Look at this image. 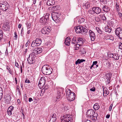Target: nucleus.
Returning <instances> with one entry per match:
<instances>
[{
  "mask_svg": "<svg viewBox=\"0 0 122 122\" xmlns=\"http://www.w3.org/2000/svg\"><path fill=\"white\" fill-rule=\"evenodd\" d=\"M51 118L50 120H53L56 121V116L55 114L54 113L51 115Z\"/></svg>",
  "mask_w": 122,
  "mask_h": 122,
  "instance_id": "cd10ccee",
  "label": "nucleus"
},
{
  "mask_svg": "<svg viewBox=\"0 0 122 122\" xmlns=\"http://www.w3.org/2000/svg\"><path fill=\"white\" fill-rule=\"evenodd\" d=\"M15 64L16 66L18 68H19V65L18 63L16 61H15Z\"/></svg>",
  "mask_w": 122,
  "mask_h": 122,
  "instance_id": "4d7b16f0",
  "label": "nucleus"
},
{
  "mask_svg": "<svg viewBox=\"0 0 122 122\" xmlns=\"http://www.w3.org/2000/svg\"><path fill=\"white\" fill-rule=\"evenodd\" d=\"M68 100L70 101H73L75 98V94L74 93H71V94L69 95V96L67 97Z\"/></svg>",
  "mask_w": 122,
  "mask_h": 122,
  "instance_id": "f8f14e48",
  "label": "nucleus"
},
{
  "mask_svg": "<svg viewBox=\"0 0 122 122\" xmlns=\"http://www.w3.org/2000/svg\"><path fill=\"white\" fill-rule=\"evenodd\" d=\"M92 67H93L94 68H95V66L93 64L90 67V69H92Z\"/></svg>",
  "mask_w": 122,
  "mask_h": 122,
  "instance_id": "69168bd1",
  "label": "nucleus"
},
{
  "mask_svg": "<svg viewBox=\"0 0 122 122\" xmlns=\"http://www.w3.org/2000/svg\"><path fill=\"white\" fill-rule=\"evenodd\" d=\"M89 35L92 41H94L95 39V35L94 32L91 30H90L89 32Z\"/></svg>",
  "mask_w": 122,
  "mask_h": 122,
  "instance_id": "9b49d317",
  "label": "nucleus"
},
{
  "mask_svg": "<svg viewBox=\"0 0 122 122\" xmlns=\"http://www.w3.org/2000/svg\"><path fill=\"white\" fill-rule=\"evenodd\" d=\"M112 29V28L111 27L107 25V26L105 27V31L107 33H109L111 32Z\"/></svg>",
  "mask_w": 122,
  "mask_h": 122,
  "instance_id": "a211bd4d",
  "label": "nucleus"
},
{
  "mask_svg": "<svg viewBox=\"0 0 122 122\" xmlns=\"http://www.w3.org/2000/svg\"><path fill=\"white\" fill-rule=\"evenodd\" d=\"M96 29L98 31V32L100 34H102V30L98 27H96Z\"/></svg>",
  "mask_w": 122,
  "mask_h": 122,
  "instance_id": "e433bc0d",
  "label": "nucleus"
},
{
  "mask_svg": "<svg viewBox=\"0 0 122 122\" xmlns=\"http://www.w3.org/2000/svg\"><path fill=\"white\" fill-rule=\"evenodd\" d=\"M51 30V27L49 26H46L43 28L41 30L42 33L44 34H48Z\"/></svg>",
  "mask_w": 122,
  "mask_h": 122,
  "instance_id": "6e6552de",
  "label": "nucleus"
},
{
  "mask_svg": "<svg viewBox=\"0 0 122 122\" xmlns=\"http://www.w3.org/2000/svg\"><path fill=\"white\" fill-rule=\"evenodd\" d=\"M57 93L56 97V101H59L63 95V89L62 88H57Z\"/></svg>",
  "mask_w": 122,
  "mask_h": 122,
  "instance_id": "423d86ee",
  "label": "nucleus"
},
{
  "mask_svg": "<svg viewBox=\"0 0 122 122\" xmlns=\"http://www.w3.org/2000/svg\"><path fill=\"white\" fill-rule=\"evenodd\" d=\"M106 64L109 67L111 65L109 61L107 62Z\"/></svg>",
  "mask_w": 122,
  "mask_h": 122,
  "instance_id": "774afa93",
  "label": "nucleus"
},
{
  "mask_svg": "<svg viewBox=\"0 0 122 122\" xmlns=\"http://www.w3.org/2000/svg\"><path fill=\"white\" fill-rule=\"evenodd\" d=\"M3 29L5 31H7L9 30V27L8 23H5L3 25Z\"/></svg>",
  "mask_w": 122,
  "mask_h": 122,
  "instance_id": "f3484780",
  "label": "nucleus"
},
{
  "mask_svg": "<svg viewBox=\"0 0 122 122\" xmlns=\"http://www.w3.org/2000/svg\"><path fill=\"white\" fill-rule=\"evenodd\" d=\"M59 7V5H57L50 7L49 8L50 10H57Z\"/></svg>",
  "mask_w": 122,
  "mask_h": 122,
  "instance_id": "393cba45",
  "label": "nucleus"
},
{
  "mask_svg": "<svg viewBox=\"0 0 122 122\" xmlns=\"http://www.w3.org/2000/svg\"><path fill=\"white\" fill-rule=\"evenodd\" d=\"M14 107L12 106H10L8 108V110L9 111H12V110H13L14 109Z\"/></svg>",
  "mask_w": 122,
  "mask_h": 122,
  "instance_id": "79ce46f5",
  "label": "nucleus"
},
{
  "mask_svg": "<svg viewBox=\"0 0 122 122\" xmlns=\"http://www.w3.org/2000/svg\"><path fill=\"white\" fill-rule=\"evenodd\" d=\"M7 112L8 115L10 116L12 114V111H9L8 110Z\"/></svg>",
  "mask_w": 122,
  "mask_h": 122,
  "instance_id": "6e6d98bb",
  "label": "nucleus"
},
{
  "mask_svg": "<svg viewBox=\"0 0 122 122\" xmlns=\"http://www.w3.org/2000/svg\"><path fill=\"white\" fill-rule=\"evenodd\" d=\"M60 20L59 19H58L56 20L55 21L56 22V23H58V24H59V25H60Z\"/></svg>",
  "mask_w": 122,
  "mask_h": 122,
  "instance_id": "5fc2aeb1",
  "label": "nucleus"
},
{
  "mask_svg": "<svg viewBox=\"0 0 122 122\" xmlns=\"http://www.w3.org/2000/svg\"><path fill=\"white\" fill-rule=\"evenodd\" d=\"M83 29V27L82 26H79L76 27L75 30L76 33H82V30Z\"/></svg>",
  "mask_w": 122,
  "mask_h": 122,
  "instance_id": "ddd939ff",
  "label": "nucleus"
},
{
  "mask_svg": "<svg viewBox=\"0 0 122 122\" xmlns=\"http://www.w3.org/2000/svg\"><path fill=\"white\" fill-rule=\"evenodd\" d=\"M103 91V96H104V94H107V95H108L109 93V92L107 89L105 87L102 86Z\"/></svg>",
  "mask_w": 122,
  "mask_h": 122,
  "instance_id": "aec40b11",
  "label": "nucleus"
},
{
  "mask_svg": "<svg viewBox=\"0 0 122 122\" xmlns=\"http://www.w3.org/2000/svg\"><path fill=\"white\" fill-rule=\"evenodd\" d=\"M101 2L104 5L108 3V0H100Z\"/></svg>",
  "mask_w": 122,
  "mask_h": 122,
  "instance_id": "c9c22d12",
  "label": "nucleus"
},
{
  "mask_svg": "<svg viewBox=\"0 0 122 122\" xmlns=\"http://www.w3.org/2000/svg\"><path fill=\"white\" fill-rule=\"evenodd\" d=\"M94 7H93L92 9L89 10V13L92 15L94 14L95 13L94 12Z\"/></svg>",
  "mask_w": 122,
  "mask_h": 122,
  "instance_id": "2f4dec72",
  "label": "nucleus"
},
{
  "mask_svg": "<svg viewBox=\"0 0 122 122\" xmlns=\"http://www.w3.org/2000/svg\"><path fill=\"white\" fill-rule=\"evenodd\" d=\"M94 11L97 14H99L101 12V9L100 7H94Z\"/></svg>",
  "mask_w": 122,
  "mask_h": 122,
  "instance_id": "dca6fc26",
  "label": "nucleus"
},
{
  "mask_svg": "<svg viewBox=\"0 0 122 122\" xmlns=\"http://www.w3.org/2000/svg\"><path fill=\"white\" fill-rule=\"evenodd\" d=\"M86 51L85 49L83 48L81 51V53L82 54H85L86 53Z\"/></svg>",
  "mask_w": 122,
  "mask_h": 122,
  "instance_id": "de8ad7c7",
  "label": "nucleus"
},
{
  "mask_svg": "<svg viewBox=\"0 0 122 122\" xmlns=\"http://www.w3.org/2000/svg\"><path fill=\"white\" fill-rule=\"evenodd\" d=\"M71 39L69 37L66 38L65 41L64 43L67 46H68L70 42Z\"/></svg>",
  "mask_w": 122,
  "mask_h": 122,
  "instance_id": "6ab92c4d",
  "label": "nucleus"
},
{
  "mask_svg": "<svg viewBox=\"0 0 122 122\" xmlns=\"http://www.w3.org/2000/svg\"><path fill=\"white\" fill-rule=\"evenodd\" d=\"M27 30H28L30 28L31 26V24L29 23L28 24L27 23Z\"/></svg>",
  "mask_w": 122,
  "mask_h": 122,
  "instance_id": "c03bdc74",
  "label": "nucleus"
},
{
  "mask_svg": "<svg viewBox=\"0 0 122 122\" xmlns=\"http://www.w3.org/2000/svg\"><path fill=\"white\" fill-rule=\"evenodd\" d=\"M3 35L0 34V41L3 38Z\"/></svg>",
  "mask_w": 122,
  "mask_h": 122,
  "instance_id": "0e129e2a",
  "label": "nucleus"
},
{
  "mask_svg": "<svg viewBox=\"0 0 122 122\" xmlns=\"http://www.w3.org/2000/svg\"><path fill=\"white\" fill-rule=\"evenodd\" d=\"M45 83V78L42 77H41L40 80L38 84V86L40 88H42L44 86Z\"/></svg>",
  "mask_w": 122,
  "mask_h": 122,
  "instance_id": "1a4fd4ad",
  "label": "nucleus"
},
{
  "mask_svg": "<svg viewBox=\"0 0 122 122\" xmlns=\"http://www.w3.org/2000/svg\"><path fill=\"white\" fill-rule=\"evenodd\" d=\"M119 3L117 2H116V7H119Z\"/></svg>",
  "mask_w": 122,
  "mask_h": 122,
  "instance_id": "13d9d810",
  "label": "nucleus"
},
{
  "mask_svg": "<svg viewBox=\"0 0 122 122\" xmlns=\"http://www.w3.org/2000/svg\"><path fill=\"white\" fill-rule=\"evenodd\" d=\"M31 46L32 47H35V46H38L37 44V43L35 40L34 41H32Z\"/></svg>",
  "mask_w": 122,
  "mask_h": 122,
  "instance_id": "c756f323",
  "label": "nucleus"
},
{
  "mask_svg": "<svg viewBox=\"0 0 122 122\" xmlns=\"http://www.w3.org/2000/svg\"><path fill=\"white\" fill-rule=\"evenodd\" d=\"M55 2L54 0H48L47 3V5L49 6L53 5L55 4Z\"/></svg>",
  "mask_w": 122,
  "mask_h": 122,
  "instance_id": "4be33fe9",
  "label": "nucleus"
},
{
  "mask_svg": "<svg viewBox=\"0 0 122 122\" xmlns=\"http://www.w3.org/2000/svg\"><path fill=\"white\" fill-rule=\"evenodd\" d=\"M82 32L81 33L82 34L83 33V34H85L87 32V30L86 29L84 28H83V29H82Z\"/></svg>",
  "mask_w": 122,
  "mask_h": 122,
  "instance_id": "4c0bfd02",
  "label": "nucleus"
},
{
  "mask_svg": "<svg viewBox=\"0 0 122 122\" xmlns=\"http://www.w3.org/2000/svg\"><path fill=\"white\" fill-rule=\"evenodd\" d=\"M102 9L103 11L106 12H109L110 10L109 8L106 5H104L103 6Z\"/></svg>",
  "mask_w": 122,
  "mask_h": 122,
  "instance_id": "412c9836",
  "label": "nucleus"
},
{
  "mask_svg": "<svg viewBox=\"0 0 122 122\" xmlns=\"http://www.w3.org/2000/svg\"><path fill=\"white\" fill-rule=\"evenodd\" d=\"M52 18L53 20L55 21L56 20L58 19V18L56 16H53V15H52Z\"/></svg>",
  "mask_w": 122,
  "mask_h": 122,
  "instance_id": "ea45409f",
  "label": "nucleus"
},
{
  "mask_svg": "<svg viewBox=\"0 0 122 122\" xmlns=\"http://www.w3.org/2000/svg\"><path fill=\"white\" fill-rule=\"evenodd\" d=\"M112 106H113V104H112L110 106V108H109V111H110L111 110Z\"/></svg>",
  "mask_w": 122,
  "mask_h": 122,
  "instance_id": "e2e57ef3",
  "label": "nucleus"
},
{
  "mask_svg": "<svg viewBox=\"0 0 122 122\" xmlns=\"http://www.w3.org/2000/svg\"><path fill=\"white\" fill-rule=\"evenodd\" d=\"M112 77V74L111 73H106V74L105 77L107 79L106 82L107 84H109L110 82V80Z\"/></svg>",
  "mask_w": 122,
  "mask_h": 122,
  "instance_id": "9d476101",
  "label": "nucleus"
},
{
  "mask_svg": "<svg viewBox=\"0 0 122 122\" xmlns=\"http://www.w3.org/2000/svg\"><path fill=\"white\" fill-rule=\"evenodd\" d=\"M76 37H74L72 39L71 42L72 44L75 45L77 43V42H76V41H77L76 40Z\"/></svg>",
  "mask_w": 122,
  "mask_h": 122,
  "instance_id": "72a5a7b5",
  "label": "nucleus"
},
{
  "mask_svg": "<svg viewBox=\"0 0 122 122\" xmlns=\"http://www.w3.org/2000/svg\"><path fill=\"white\" fill-rule=\"evenodd\" d=\"M122 32V29L120 27L117 28L116 30V34L119 37V35Z\"/></svg>",
  "mask_w": 122,
  "mask_h": 122,
  "instance_id": "2eb2a0df",
  "label": "nucleus"
},
{
  "mask_svg": "<svg viewBox=\"0 0 122 122\" xmlns=\"http://www.w3.org/2000/svg\"><path fill=\"white\" fill-rule=\"evenodd\" d=\"M9 4L5 0L1 1L0 3V9L3 11H6L9 7Z\"/></svg>",
  "mask_w": 122,
  "mask_h": 122,
  "instance_id": "20e7f679",
  "label": "nucleus"
},
{
  "mask_svg": "<svg viewBox=\"0 0 122 122\" xmlns=\"http://www.w3.org/2000/svg\"><path fill=\"white\" fill-rule=\"evenodd\" d=\"M2 95L3 91L1 87H0V96L2 97Z\"/></svg>",
  "mask_w": 122,
  "mask_h": 122,
  "instance_id": "49530a36",
  "label": "nucleus"
},
{
  "mask_svg": "<svg viewBox=\"0 0 122 122\" xmlns=\"http://www.w3.org/2000/svg\"><path fill=\"white\" fill-rule=\"evenodd\" d=\"M116 9L117 12H119L120 11V8L119 7H116Z\"/></svg>",
  "mask_w": 122,
  "mask_h": 122,
  "instance_id": "052dcab7",
  "label": "nucleus"
},
{
  "mask_svg": "<svg viewBox=\"0 0 122 122\" xmlns=\"http://www.w3.org/2000/svg\"><path fill=\"white\" fill-rule=\"evenodd\" d=\"M99 16H100V19H101L103 21H105L106 20L107 18L104 14H101Z\"/></svg>",
  "mask_w": 122,
  "mask_h": 122,
  "instance_id": "5701e85b",
  "label": "nucleus"
},
{
  "mask_svg": "<svg viewBox=\"0 0 122 122\" xmlns=\"http://www.w3.org/2000/svg\"><path fill=\"white\" fill-rule=\"evenodd\" d=\"M93 108L95 110H98L100 108V106L97 103H96L94 105Z\"/></svg>",
  "mask_w": 122,
  "mask_h": 122,
  "instance_id": "a878e982",
  "label": "nucleus"
},
{
  "mask_svg": "<svg viewBox=\"0 0 122 122\" xmlns=\"http://www.w3.org/2000/svg\"><path fill=\"white\" fill-rule=\"evenodd\" d=\"M85 60L84 59H78L76 62V64H80L81 63L83 62L84 61H85Z\"/></svg>",
  "mask_w": 122,
  "mask_h": 122,
  "instance_id": "bb28decb",
  "label": "nucleus"
},
{
  "mask_svg": "<svg viewBox=\"0 0 122 122\" xmlns=\"http://www.w3.org/2000/svg\"><path fill=\"white\" fill-rule=\"evenodd\" d=\"M49 14L48 13L44 14V16L40 19V22L43 25H47L49 21Z\"/></svg>",
  "mask_w": 122,
  "mask_h": 122,
  "instance_id": "7ed1b4c3",
  "label": "nucleus"
},
{
  "mask_svg": "<svg viewBox=\"0 0 122 122\" xmlns=\"http://www.w3.org/2000/svg\"><path fill=\"white\" fill-rule=\"evenodd\" d=\"M14 35H15V36H14V37L15 38V40H16L17 39V33L15 32H14Z\"/></svg>",
  "mask_w": 122,
  "mask_h": 122,
  "instance_id": "603ef678",
  "label": "nucleus"
},
{
  "mask_svg": "<svg viewBox=\"0 0 122 122\" xmlns=\"http://www.w3.org/2000/svg\"><path fill=\"white\" fill-rule=\"evenodd\" d=\"M108 25L110 27H113L114 26V22H113L111 21L108 24Z\"/></svg>",
  "mask_w": 122,
  "mask_h": 122,
  "instance_id": "f704fd0d",
  "label": "nucleus"
},
{
  "mask_svg": "<svg viewBox=\"0 0 122 122\" xmlns=\"http://www.w3.org/2000/svg\"><path fill=\"white\" fill-rule=\"evenodd\" d=\"M85 6L86 8H88L90 6V5L88 3H86L85 4Z\"/></svg>",
  "mask_w": 122,
  "mask_h": 122,
  "instance_id": "864d4df0",
  "label": "nucleus"
},
{
  "mask_svg": "<svg viewBox=\"0 0 122 122\" xmlns=\"http://www.w3.org/2000/svg\"><path fill=\"white\" fill-rule=\"evenodd\" d=\"M8 55V49L7 48H6V50L5 52V55L6 56H7Z\"/></svg>",
  "mask_w": 122,
  "mask_h": 122,
  "instance_id": "bf43d9fd",
  "label": "nucleus"
},
{
  "mask_svg": "<svg viewBox=\"0 0 122 122\" xmlns=\"http://www.w3.org/2000/svg\"><path fill=\"white\" fill-rule=\"evenodd\" d=\"M61 122H72V120L70 115L65 114L61 118Z\"/></svg>",
  "mask_w": 122,
  "mask_h": 122,
  "instance_id": "39448f33",
  "label": "nucleus"
},
{
  "mask_svg": "<svg viewBox=\"0 0 122 122\" xmlns=\"http://www.w3.org/2000/svg\"><path fill=\"white\" fill-rule=\"evenodd\" d=\"M82 44H77V43L75 45V46L79 48V47Z\"/></svg>",
  "mask_w": 122,
  "mask_h": 122,
  "instance_id": "3c124183",
  "label": "nucleus"
},
{
  "mask_svg": "<svg viewBox=\"0 0 122 122\" xmlns=\"http://www.w3.org/2000/svg\"><path fill=\"white\" fill-rule=\"evenodd\" d=\"M86 116L88 118H90L92 120L96 121L97 120L98 115L93 110L89 109L87 111Z\"/></svg>",
  "mask_w": 122,
  "mask_h": 122,
  "instance_id": "f257e3e1",
  "label": "nucleus"
},
{
  "mask_svg": "<svg viewBox=\"0 0 122 122\" xmlns=\"http://www.w3.org/2000/svg\"><path fill=\"white\" fill-rule=\"evenodd\" d=\"M95 90V87H93L92 88L90 89V90L91 91L94 92Z\"/></svg>",
  "mask_w": 122,
  "mask_h": 122,
  "instance_id": "680f3d73",
  "label": "nucleus"
},
{
  "mask_svg": "<svg viewBox=\"0 0 122 122\" xmlns=\"http://www.w3.org/2000/svg\"><path fill=\"white\" fill-rule=\"evenodd\" d=\"M85 19L84 18H81L79 20V22H80V23H81L84 22Z\"/></svg>",
  "mask_w": 122,
  "mask_h": 122,
  "instance_id": "a19ab883",
  "label": "nucleus"
},
{
  "mask_svg": "<svg viewBox=\"0 0 122 122\" xmlns=\"http://www.w3.org/2000/svg\"><path fill=\"white\" fill-rule=\"evenodd\" d=\"M114 56L113 58H114L116 60H117L119 59L120 56L117 54H114Z\"/></svg>",
  "mask_w": 122,
  "mask_h": 122,
  "instance_id": "7c9ffc66",
  "label": "nucleus"
},
{
  "mask_svg": "<svg viewBox=\"0 0 122 122\" xmlns=\"http://www.w3.org/2000/svg\"><path fill=\"white\" fill-rule=\"evenodd\" d=\"M95 20L97 22H99L100 20V18L98 16H96L95 17Z\"/></svg>",
  "mask_w": 122,
  "mask_h": 122,
  "instance_id": "58836bf2",
  "label": "nucleus"
},
{
  "mask_svg": "<svg viewBox=\"0 0 122 122\" xmlns=\"http://www.w3.org/2000/svg\"><path fill=\"white\" fill-rule=\"evenodd\" d=\"M113 55L114 54H112V53L109 54L108 53H107V54L108 56L109 57L113 58V57L114 56Z\"/></svg>",
  "mask_w": 122,
  "mask_h": 122,
  "instance_id": "37998d69",
  "label": "nucleus"
},
{
  "mask_svg": "<svg viewBox=\"0 0 122 122\" xmlns=\"http://www.w3.org/2000/svg\"><path fill=\"white\" fill-rule=\"evenodd\" d=\"M52 69L47 65H44L41 69L42 73L45 75L50 74L52 73Z\"/></svg>",
  "mask_w": 122,
  "mask_h": 122,
  "instance_id": "f03ea898",
  "label": "nucleus"
},
{
  "mask_svg": "<svg viewBox=\"0 0 122 122\" xmlns=\"http://www.w3.org/2000/svg\"><path fill=\"white\" fill-rule=\"evenodd\" d=\"M42 49L41 47L37 48L34 49L33 53L35 54H38L41 53L42 51Z\"/></svg>",
  "mask_w": 122,
  "mask_h": 122,
  "instance_id": "4468645a",
  "label": "nucleus"
},
{
  "mask_svg": "<svg viewBox=\"0 0 122 122\" xmlns=\"http://www.w3.org/2000/svg\"><path fill=\"white\" fill-rule=\"evenodd\" d=\"M66 92L67 97L68 96H69V95H71L72 93L71 92V91L69 89H68V90H66Z\"/></svg>",
  "mask_w": 122,
  "mask_h": 122,
  "instance_id": "473e14b6",
  "label": "nucleus"
},
{
  "mask_svg": "<svg viewBox=\"0 0 122 122\" xmlns=\"http://www.w3.org/2000/svg\"><path fill=\"white\" fill-rule=\"evenodd\" d=\"M25 82L26 83H30V82L29 79L27 78H26L25 80Z\"/></svg>",
  "mask_w": 122,
  "mask_h": 122,
  "instance_id": "09e8293b",
  "label": "nucleus"
},
{
  "mask_svg": "<svg viewBox=\"0 0 122 122\" xmlns=\"http://www.w3.org/2000/svg\"><path fill=\"white\" fill-rule=\"evenodd\" d=\"M7 69L8 70L10 74H11V70L8 66H7Z\"/></svg>",
  "mask_w": 122,
  "mask_h": 122,
  "instance_id": "8fccbe9b",
  "label": "nucleus"
},
{
  "mask_svg": "<svg viewBox=\"0 0 122 122\" xmlns=\"http://www.w3.org/2000/svg\"><path fill=\"white\" fill-rule=\"evenodd\" d=\"M28 63L30 64H33L35 62V54L33 53H31L27 59Z\"/></svg>",
  "mask_w": 122,
  "mask_h": 122,
  "instance_id": "0eeeda50",
  "label": "nucleus"
},
{
  "mask_svg": "<svg viewBox=\"0 0 122 122\" xmlns=\"http://www.w3.org/2000/svg\"><path fill=\"white\" fill-rule=\"evenodd\" d=\"M77 41H76V42L77 43H80V44H82L83 43L84 41L81 38H78L77 39Z\"/></svg>",
  "mask_w": 122,
  "mask_h": 122,
  "instance_id": "c85d7f7f",
  "label": "nucleus"
},
{
  "mask_svg": "<svg viewBox=\"0 0 122 122\" xmlns=\"http://www.w3.org/2000/svg\"><path fill=\"white\" fill-rule=\"evenodd\" d=\"M30 40H28L27 42V43H26L25 44V46L26 47L27 46L28 44L30 43Z\"/></svg>",
  "mask_w": 122,
  "mask_h": 122,
  "instance_id": "338daca9",
  "label": "nucleus"
},
{
  "mask_svg": "<svg viewBox=\"0 0 122 122\" xmlns=\"http://www.w3.org/2000/svg\"><path fill=\"white\" fill-rule=\"evenodd\" d=\"M35 41L38 46L40 45L42 42V39L39 38H37Z\"/></svg>",
  "mask_w": 122,
  "mask_h": 122,
  "instance_id": "b1692460",
  "label": "nucleus"
},
{
  "mask_svg": "<svg viewBox=\"0 0 122 122\" xmlns=\"http://www.w3.org/2000/svg\"><path fill=\"white\" fill-rule=\"evenodd\" d=\"M119 47L120 49H122V42L119 43Z\"/></svg>",
  "mask_w": 122,
  "mask_h": 122,
  "instance_id": "a18cd8bd",
  "label": "nucleus"
}]
</instances>
